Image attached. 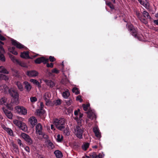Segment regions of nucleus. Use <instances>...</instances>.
I'll list each match as a JSON object with an SVG mask.
<instances>
[{
	"mask_svg": "<svg viewBox=\"0 0 158 158\" xmlns=\"http://www.w3.org/2000/svg\"><path fill=\"white\" fill-rule=\"evenodd\" d=\"M75 120H76V121H77L78 123H80V121L79 120V117H78L77 116H76L74 118Z\"/></svg>",
	"mask_w": 158,
	"mask_h": 158,
	"instance_id": "nucleus-64",
	"label": "nucleus"
},
{
	"mask_svg": "<svg viewBox=\"0 0 158 158\" xmlns=\"http://www.w3.org/2000/svg\"><path fill=\"white\" fill-rule=\"evenodd\" d=\"M38 74V72L35 70L28 71L27 73V75L30 77H36Z\"/></svg>",
	"mask_w": 158,
	"mask_h": 158,
	"instance_id": "nucleus-12",
	"label": "nucleus"
},
{
	"mask_svg": "<svg viewBox=\"0 0 158 158\" xmlns=\"http://www.w3.org/2000/svg\"><path fill=\"white\" fill-rule=\"evenodd\" d=\"M72 91L73 93H75L76 95H78L80 93L79 89L76 87H74L72 89Z\"/></svg>",
	"mask_w": 158,
	"mask_h": 158,
	"instance_id": "nucleus-33",
	"label": "nucleus"
},
{
	"mask_svg": "<svg viewBox=\"0 0 158 158\" xmlns=\"http://www.w3.org/2000/svg\"><path fill=\"white\" fill-rule=\"evenodd\" d=\"M52 73L58 74L60 73V70H57L56 68H54L52 70Z\"/></svg>",
	"mask_w": 158,
	"mask_h": 158,
	"instance_id": "nucleus-41",
	"label": "nucleus"
},
{
	"mask_svg": "<svg viewBox=\"0 0 158 158\" xmlns=\"http://www.w3.org/2000/svg\"><path fill=\"white\" fill-rule=\"evenodd\" d=\"M97 138H100L101 135L100 131L97 133V134H95Z\"/></svg>",
	"mask_w": 158,
	"mask_h": 158,
	"instance_id": "nucleus-53",
	"label": "nucleus"
},
{
	"mask_svg": "<svg viewBox=\"0 0 158 158\" xmlns=\"http://www.w3.org/2000/svg\"><path fill=\"white\" fill-rule=\"evenodd\" d=\"M44 113V110L41 108L40 109H38L36 110V114L38 115H42Z\"/></svg>",
	"mask_w": 158,
	"mask_h": 158,
	"instance_id": "nucleus-26",
	"label": "nucleus"
},
{
	"mask_svg": "<svg viewBox=\"0 0 158 158\" xmlns=\"http://www.w3.org/2000/svg\"><path fill=\"white\" fill-rule=\"evenodd\" d=\"M65 119L64 118H59L55 119L54 124L56 126L58 129L61 131L64 129Z\"/></svg>",
	"mask_w": 158,
	"mask_h": 158,
	"instance_id": "nucleus-3",
	"label": "nucleus"
},
{
	"mask_svg": "<svg viewBox=\"0 0 158 158\" xmlns=\"http://www.w3.org/2000/svg\"><path fill=\"white\" fill-rule=\"evenodd\" d=\"M11 41L12 44L15 46L17 48L19 49H21L25 48L24 45L13 39H12Z\"/></svg>",
	"mask_w": 158,
	"mask_h": 158,
	"instance_id": "nucleus-8",
	"label": "nucleus"
},
{
	"mask_svg": "<svg viewBox=\"0 0 158 158\" xmlns=\"http://www.w3.org/2000/svg\"><path fill=\"white\" fill-rule=\"evenodd\" d=\"M9 56L11 60L14 63H16L19 65L22 66L21 64L22 63L19 61L18 60L16 59L15 56L11 55V54Z\"/></svg>",
	"mask_w": 158,
	"mask_h": 158,
	"instance_id": "nucleus-16",
	"label": "nucleus"
},
{
	"mask_svg": "<svg viewBox=\"0 0 158 158\" xmlns=\"http://www.w3.org/2000/svg\"><path fill=\"white\" fill-rule=\"evenodd\" d=\"M10 52H11L14 55H18V52L16 51L15 50H14L12 51H11Z\"/></svg>",
	"mask_w": 158,
	"mask_h": 158,
	"instance_id": "nucleus-58",
	"label": "nucleus"
},
{
	"mask_svg": "<svg viewBox=\"0 0 158 158\" xmlns=\"http://www.w3.org/2000/svg\"><path fill=\"white\" fill-rule=\"evenodd\" d=\"M23 83L25 85V88L26 89L28 93H29L31 89V86L30 83L27 81H24Z\"/></svg>",
	"mask_w": 158,
	"mask_h": 158,
	"instance_id": "nucleus-14",
	"label": "nucleus"
},
{
	"mask_svg": "<svg viewBox=\"0 0 158 158\" xmlns=\"http://www.w3.org/2000/svg\"><path fill=\"white\" fill-rule=\"evenodd\" d=\"M65 102L69 106L71 105V104L72 103V100L70 99L69 100H66Z\"/></svg>",
	"mask_w": 158,
	"mask_h": 158,
	"instance_id": "nucleus-51",
	"label": "nucleus"
},
{
	"mask_svg": "<svg viewBox=\"0 0 158 158\" xmlns=\"http://www.w3.org/2000/svg\"><path fill=\"white\" fill-rule=\"evenodd\" d=\"M83 114L81 113V112H79V120L80 121V123H81L82 120V118L83 116Z\"/></svg>",
	"mask_w": 158,
	"mask_h": 158,
	"instance_id": "nucleus-48",
	"label": "nucleus"
},
{
	"mask_svg": "<svg viewBox=\"0 0 158 158\" xmlns=\"http://www.w3.org/2000/svg\"><path fill=\"white\" fill-rule=\"evenodd\" d=\"M29 121L30 123V126L33 128L37 123V120L36 118L34 116L31 117L29 119Z\"/></svg>",
	"mask_w": 158,
	"mask_h": 158,
	"instance_id": "nucleus-11",
	"label": "nucleus"
},
{
	"mask_svg": "<svg viewBox=\"0 0 158 158\" xmlns=\"http://www.w3.org/2000/svg\"><path fill=\"white\" fill-rule=\"evenodd\" d=\"M0 72L5 74H8L9 72L3 66H0Z\"/></svg>",
	"mask_w": 158,
	"mask_h": 158,
	"instance_id": "nucleus-25",
	"label": "nucleus"
},
{
	"mask_svg": "<svg viewBox=\"0 0 158 158\" xmlns=\"http://www.w3.org/2000/svg\"><path fill=\"white\" fill-rule=\"evenodd\" d=\"M16 85L18 87V89L20 91H23L24 89L22 83L19 81H17L16 83Z\"/></svg>",
	"mask_w": 158,
	"mask_h": 158,
	"instance_id": "nucleus-18",
	"label": "nucleus"
},
{
	"mask_svg": "<svg viewBox=\"0 0 158 158\" xmlns=\"http://www.w3.org/2000/svg\"><path fill=\"white\" fill-rule=\"evenodd\" d=\"M47 142H48V147L51 149H53L55 147V146L51 142V141L49 140L47 141Z\"/></svg>",
	"mask_w": 158,
	"mask_h": 158,
	"instance_id": "nucleus-27",
	"label": "nucleus"
},
{
	"mask_svg": "<svg viewBox=\"0 0 158 158\" xmlns=\"http://www.w3.org/2000/svg\"><path fill=\"white\" fill-rule=\"evenodd\" d=\"M42 127L40 123H38L35 126V133L39 135H42Z\"/></svg>",
	"mask_w": 158,
	"mask_h": 158,
	"instance_id": "nucleus-9",
	"label": "nucleus"
},
{
	"mask_svg": "<svg viewBox=\"0 0 158 158\" xmlns=\"http://www.w3.org/2000/svg\"><path fill=\"white\" fill-rule=\"evenodd\" d=\"M6 107L7 108V109H8L9 110H13V108L12 106H10L9 104L7 103L6 104Z\"/></svg>",
	"mask_w": 158,
	"mask_h": 158,
	"instance_id": "nucleus-44",
	"label": "nucleus"
},
{
	"mask_svg": "<svg viewBox=\"0 0 158 158\" xmlns=\"http://www.w3.org/2000/svg\"><path fill=\"white\" fill-rule=\"evenodd\" d=\"M90 106V104L89 103L87 104H83L82 105V107L83 108V110L85 111H87L88 109V108Z\"/></svg>",
	"mask_w": 158,
	"mask_h": 158,
	"instance_id": "nucleus-35",
	"label": "nucleus"
},
{
	"mask_svg": "<svg viewBox=\"0 0 158 158\" xmlns=\"http://www.w3.org/2000/svg\"><path fill=\"white\" fill-rule=\"evenodd\" d=\"M17 142L18 144H19L20 146H21L22 145H23V144L22 143L21 140L20 139H17Z\"/></svg>",
	"mask_w": 158,
	"mask_h": 158,
	"instance_id": "nucleus-59",
	"label": "nucleus"
},
{
	"mask_svg": "<svg viewBox=\"0 0 158 158\" xmlns=\"http://www.w3.org/2000/svg\"><path fill=\"white\" fill-rule=\"evenodd\" d=\"M106 5L109 6L111 9L113 10L114 9V6L111 2L106 1Z\"/></svg>",
	"mask_w": 158,
	"mask_h": 158,
	"instance_id": "nucleus-32",
	"label": "nucleus"
},
{
	"mask_svg": "<svg viewBox=\"0 0 158 158\" xmlns=\"http://www.w3.org/2000/svg\"><path fill=\"white\" fill-rule=\"evenodd\" d=\"M31 102L34 103L37 101V98L35 97H31L30 98Z\"/></svg>",
	"mask_w": 158,
	"mask_h": 158,
	"instance_id": "nucleus-39",
	"label": "nucleus"
},
{
	"mask_svg": "<svg viewBox=\"0 0 158 158\" xmlns=\"http://www.w3.org/2000/svg\"><path fill=\"white\" fill-rule=\"evenodd\" d=\"M93 131L94 134H97V133L99 131V130L98 127H94L93 128Z\"/></svg>",
	"mask_w": 158,
	"mask_h": 158,
	"instance_id": "nucleus-43",
	"label": "nucleus"
},
{
	"mask_svg": "<svg viewBox=\"0 0 158 158\" xmlns=\"http://www.w3.org/2000/svg\"><path fill=\"white\" fill-rule=\"evenodd\" d=\"M62 96L65 98H68L70 95V93L68 90L65 91L62 94Z\"/></svg>",
	"mask_w": 158,
	"mask_h": 158,
	"instance_id": "nucleus-20",
	"label": "nucleus"
},
{
	"mask_svg": "<svg viewBox=\"0 0 158 158\" xmlns=\"http://www.w3.org/2000/svg\"><path fill=\"white\" fill-rule=\"evenodd\" d=\"M57 140L58 142H61L63 140V137L62 135L58 134L57 136Z\"/></svg>",
	"mask_w": 158,
	"mask_h": 158,
	"instance_id": "nucleus-36",
	"label": "nucleus"
},
{
	"mask_svg": "<svg viewBox=\"0 0 158 158\" xmlns=\"http://www.w3.org/2000/svg\"><path fill=\"white\" fill-rule=\"evenodd\" d=\"M86 113L87 114V116L89 118L92 120L94 118H96V115L94 112L92 111L89 110Z\"/></svg>",
	"mask_w": 158,
	"mask_h": 158,
	"instance_id": "nucleus-13",
	"label": "nucleus"
},
{
	"mask_svg": "<svg viewBox=\"0 0 158 158\" xmlns=\"http://www.w3.org/2000/svg\"><path fill=\"white\" fill-rule=\"evenodd\" d=\"M53 105L55 106L60 105L61 103V100L58 99L56 100L53 101Z\"/></svg>",
	"mask_w": 158,
	"mask_h": 158,
	"instance_id": "nucleus-30",
	"label": "nucleus"
},
{
	"mask_svg": "<svg viewBox=\"0 0 158 158\" xmlns=\"http://www.w3.org/2000/svg\"><path fill=\"white\" fill-rule=\"evenodd\" d=\"M48 61L49 60L48 59H46L44 57H39L35 60V63L37 64H40L43 63L44 64H45L48 62Z\"/></svg>",
	"mask_w": 158,
	"mask_h": 158,
	"instance_id": "nucleus-7",
	"label": "nucleus"
},
{
	"mask_svg": "<svg viewBox=\"0 0 158 158\" xmlns=\"http://www.w3.org/2000/svg\"><path fill=\"white\" fill-rule=\"evenodd\" d=\"M46 64H47L46 66L48 68H52L53 67V63H51L50 64L48 63V62Z\"/></svg>",
	"mask_w": 158,
	"mask_h": 158,
	"instance_id": "nucleus-46",
	"label": "nucleus"
},
{
	"mask_svg": "<svg viewBox=\"0 0 158 158\" xmlns=\"http://www.w3.org/2000/svg\"><path fill=\"white\" fill-rule=\"evenodd\" d=\"M104 154L100 153L98 155V158H102L104 157Z\"/></svg>",
	"mask_w": 158,
	"mask_h": 158,
	"instance_id": "nucleus-57",
	"label": "nucleus"
},
{
	"mask_svg": "<svg viewBox=\"0 0 158 158\" xmlns=\"http://www.w3.org/2000/svg\"><path fill=\"white\" fill-rule=\"evenodd\" d=\"M143 15L144 18L146 19H151V18L149 15V13L146 11H144L143 12Z\"/></svg>",
	"mask_w": 158,
	"mask_h": 158,
	"instance_id": "nucleus-22",
	"label": "nucleus"
},
{
	"mask_svg": "<svg viewBox=\"0 0 158 158\" xmlns=\"http://www.w3.org/2000/svg\"><path fill=\"white\" fill-rule=\"evenodd\" d=\"M12 145L13 148H14V149L15 150V151L16 152H19V148L18 146L16 144L14 143H13Z\"/></svg>",
	"mask_w": 158,
	"mask_h": 158,
	"instance_id": "nucleus-40",
	"label": "nucleus"
},
{
	"mask_svg": "<svg viewBox=\"0 0 158 158\" xmlns=\"http://www.w3.org/2000/svg\"><path fill=\"white\" fill-rule=\"evenodd\" d=\"M153 23L156 25H158V19L153 21Z\"/></svg>",
	"mask_w": 158,
	"mask_h": 158,
	"instance_id": "nucleus-63",
	"label": "nucleus"
},
{
	"mask_svg": "<svg viewBox=\"0 0 158 158\" xmlns=\"http://www.w3.org/2000/svg\"><path fill=\"white\" fill-rule=\"evenodd\" d=\"M128 29L131 34L135 38L139 40H141L142 38L138 33L137 27H134L132 24H130L128 26Z\"/></svg>",
	"mask_w": 158,
	"mask_h": 158,
	"instance_id": "nucleus-2",
	"label": "nucleus"
},
{
	"mask_svg": "<svg viewBox=\"0 0 158 158\" xmlns=\"http://www.w3.org/2000/svg\"><path fill=\"white\" fill-rule=\"evenodd\" d=\"M42 135L43 137L45 139H47L48 138V135L45 134L43 132H42V135Z\"/></svg>",
	"mask_w": 158,
	"mask_h": 158,
	"instance_id": "nucleus-49",
	"label": "nucleus"
},
{
	"mask_svg": "<svg viewBox=\"0 0 158 158\" xmlns=\"http://www.w3.org/2000/svg\"><path fill=\"white\" fill-rule=\"evenodd\" d=\"M0 40L2 41H4L6 40V38L0 34Z\"/></svg>",
	"mask_w": 158,
	"mask_h": 158,
	"instance_id": "nucleus-55",
	"label": "nucleus"
},
{
	"mask_svg": "<svg viewBox=\"0 0 158 158\" xmlns=\"http://www.w3.org/2000/svg\"><path fill=\"white\" fill-rule=\"evenodd\" d=\"M30 81L31 82L33 83L34 84L37 85L39 87H41L40 83L37 80L34 79H31L30 80Z\"/></svg>",
	"mask_w": 158,
	"mask_h": 158,
	"instance_id": "nucleus-24",
	"label": "nucleus"
},
{
	"mask_svg": "<svg viewBox=\"0 0 158 158\" xmlns=\"http://www.w3.org/2000/svg\"><path fill=\"white\" fill-rule=\"evenodd\" d=\"M0 78L5 81H7L9 79V77L8 76L3 74H0Z\"/></svg>",
	"mask_w": 158,
	"mask_h": 158,
	"instance_id": "nucleus-31",
	"label": "nucleus"
},
{
	"mask_svg": "<svg viewBox=\"0 0 158 158\" xmlns=\"http://www.w3.org/2000/svg\"><path fill=\"white\" fill-rule=\"evenodd\" d=\"M136 15L139 19L141 17H142V16L140 15V14L139 12L137 13Z\"/></svg>",
	"mask_w": 158,
	"mask_h": 158,
	"instance_id": "nucleus-62",
	"label": "nucleus"
},
{
	"mask_svg": "<svg viewBox=\"0 0 158 158\" xmlns=\"http://www.w3.org/2000/svg\"><path fill=\"white\" fill-rule=\"evenodd\" d=\"M2 109L7 117L10 119H11L13 114L11 111L4 107H2Z\"/></svg>",
	"mask_w": 158,
	"mask_h": 158,
	"instance_id": "nucleus-10",
	"label": "nucleus"
},
{
	"mask_svg": "<svg viewBox=\"0 0 158 158\" xmlns=\"http://www.w3.org/2000/svg\"><path fill=\"white\" fill-rule=\"evenodd\" d=\"M49 59L51 62H53L56 60V59L54 57L52 56H50L49 57Z\"/></svg>",
	"mask_w": 158,
	"mask_h": 158,
	"instance_id": "nucleus-45",
	"label": "nucleus"
},
{
	"mask_svg": "<svg viewBox=\"0 0 158 158\" xmlns=\"http://www.w3.org/2000/svg\"><path fill=\"white\" fill-rule=\"evenodd\" d=\"M76 100L80 101V102H82V100L81 99V97L80 95L77 96L76 98Z\"/></svg>",
	"mask_w": 158,
	"mask_h": 158,
	"instance_id": "nucleus-52",
	"label": "nucleus"
},
{
	"mask_svg": "<svg viewBox=\"0 0 158 158\" xmlns=\"http://www.w3.org/2000/svg\"><path fill=\"white\" fill-rule=\"evenodd\" d=\"M80 111V110L79 109H78L77 110H75L74 112V114L76 116H77L79 112Z\"/></svg>",
	"mask_w": 158,
	"mask_h": 158,
	"instance_id": "nucleus-56",
	"label": "nucleus"
},
{
	"mask_svg": "<svg viewBox=\"0 0 158 158\" xmlns=\"http://www.w3.org/2000/svg\"><path fill=\"white\" fill-rule=\"evenodd\" d=\"M84 132L81 126H78L75 129V134L77 137L79 139L82 138V134Z\"/></svg>",
	"mask_w": 158,
	"mask_h": 158,
	"instance_id": "nucleus-4",
	"label": "nucleus"
},
{
	"mask_svg": "<svg viewBox=\"0 0 158 158\" xmlns=\"http://www.w3.org/2000/svg\"><path fill=\"white\" fill-rule=\"evenodd\" d=\"M15 109L19 114L25 115L27 113V110L23 106H17Z\"/></svg>",
	"mask_w": 158,
	"mask_h": 158,
	"instance_id": "nucleus-6",
	"label": "nucleus"
},
{
	"mask_svg": "<svg viewBox=\"0 0 158 158\" xmlns=\"http://www.w3.org/2000/svg\"><path fill=\"white\" fill-rule=\"evenodd\" d=\"M90 156L92 158H98V155H97L96 153L94 152L91 154L90 155Z\"/></svg>",
	"mask_w": 158,
	"mask_h": 158,
	"instance_id": "nucleus-42",
	"label": "nucleus"
},
{
	"mask_svg": "<svg viewBox=\"0 0 158 158\" xmlns=\"http://www.w3.org/2000/svg\"><path fill=\"white\" fill-rule=\"evenodd\" d=\"M4 43L0 41V49L1 50H4V48H3L2 45L4 44Z\"/></svg>",
	"mask_w": 158,
	"mask_h": 158,
	"instance_id": "nucleus-50",
	"label": "nucleus"
},
{
	"mask_svg": "<svg viewBox=\"0 0 158 158\" xmlns=\"http://www.w3.org/2000/svg\"><path fill=\"white\" fill-rule=\"evenodd\" d=\"M19 128L24 131H26L27 130V126L26 124L23 123L22 125L20 126Z\"/></svg>",
	"mask_w": 158,
	"mask_h": 158,
	"instance_id": "nucleus-23",
	"label": "nucleus"
},
{
	"mask_svg": "<svg viewBox=\"0 0 158 158\" xmlns=\"http://www.w3.org/2000/svg\"><path fill=\"white\" fill-rule=\"evenodd\" d=\"M139 19L142 22L145 24L148 23V21L146 20V19L143 18H142V17H141Z\"/></svg>",
	"mask_w": 158,
	"mask_h": 158,
	"instance_id": "nucleus-38",
	"label": "nucleus"
},
{
	"mask_svg": "<svg viewBox=\"0 0 158 158\" xmlns=\"http://www.w3.org/2000/svg\"><path fill=\"white\" fill-rule=\"evenodd\" d=\"M4 129L10 135H13V132L11 129L8 128H6Z\"/></svg>",
	"mask_w": 158,
	"mask_h": 158,
	"instance_id": "nucleus-34",
	"label": "nucleus"
},
{
	"mask_svg": "<svg viewBox=\"0 0 158 158\" xmlns=\"http://www.w3.org/2000/svg\"><path fill=\"white\" fill-rule=\"evenodd\" d=\"M7 101V99L5 97L2 98L0 99V105H2L4 104L5 105H6Z\"/></svg>",
	"mask_w": 158,
	"mask_h": 158,
	"instance_id": "nucleus-21",
	"label": "nucleus"
},
{
	"mask_svg": "<svg viewBox=\"0 0 158 158\" xmlns=\"http://www.w3.org/2000/svg\"><path fill=\"white\" fill-rule=\"evenodd\" d=\"M21 136L29 145L33 143V141L31 137L28 135L24 133H22Z\"/></svg>",
	"mask_w": 158,
	"mask_h": 158,
	"instance_id": "nucleus-5",
	"label": "nucleus"
},
{
	"mask_svg": "<svg viewBox=\"0 0 158 158\" xmlns=\"http://www.w3.org/2000/svg\"><path fill=\"white\" fill-rule=\"evenodd\" d=\"M8 89V93L12 98L13 103L16 104L18 102L19 98V94L18 90L15 88H10Z\"/></svg>",
	"mask_w": 158,
	"mask_h": 158,
	"instance_id": "nucleus-1",
	"label": "nucleus"
},
{
	"mask_svg": "<svg viewBox=\"0 0 158 158\" xmlns=\"http://www.w3.org/2000/svg\"><path fill=\"white\" fill-rule=\"evenodd\" d=\"M89 143H86L82 145V148L83 150L86 151L89 147Z\"/></svg>",
	"mask_w": 158,
	"mask_h": 158,
	"instance_id": "nucleus-28",
	"label": "nucleus"
},
{
	"mask_svg": "<svg viewBox=\"0 0 158 158\" xmlns=\"http://www.w3.org/2000/svg\"><path fill=\"white\" fill-rule=\"evenodd\" d=\"M64 133L66 135H69V132L67 129H64Z\"/></svg>",
	"mask_w": 158,
	"mask_h": 158,
	"instance_id": "nucleus-47",
	"label": "nucleus"
},
{
	"mask_svg": "<svg viewBox=\"0 0 158 158\" xmlns=\"http://www.w3.org/2000/svg\"><path fill=\"white\" fill-rule=\"evenodd\" d=\"M25 150L28 152H30V148L28 146H26L25 148Z\"/></svg>",
	"mask_w": 158,
	"mask_h": 158,
	"instance_id": "nucleus-61",
	"label": "nucleus"
},
{
	"mask_svg": "<svg viewBox=\"0 0 158 158\" xmlns=\"http://www.w3.org/2000/svg\"><path fill=\"white\" fill-rule=\"evenodd\" d=\"M0 60L2 62H4L5 61V58L3 54H2L0 52Z\"/></svg>",
	"mask_w": 158,
	"mask_h": 158,
	"instance_id": "nucleus-37",
	"label": "nucleus"
},
{
	"mask_svg": "<svg viewBox=\"0 0 158 158\" xmlns=\"http://www.w3.org/2000/svg\"><path fill=\"white\" fill-rule=\"evenodd\" d=\"M20 57L23 58H30L28 52H21L20 55Z\"/></svg>",
	"mask_w": 158,
	"mask_h": 158,
	"instance_id": "nucleus-17",
	"label": "nucleus"
},
{
	"mask_svg": "<svg viewBox=\"0 0 158 158\" xmlns=\"http://www.w3.org/2000/svg\"><path fill=\"white\" fill-rule=\"evenodd\" d=\"M15 74H14L15 76L17 77H19V75L18 72L16 70L15 71Z\"/></svg>",
	"mask_w": 158,
	"mask_h": 158,
	"instance_id": "nucleus-54",
	"label": "nucleus"
},
{
	"mask_svg": "<svg viewBox=\"0 0 158 158\" xmlns=\"http://www.w3.org/2000/svg\"><path fill=\"white\" fill-rule=\"evenodd\" d=\"M44 82L48 86H49L51 88L53 87L55 85L54 82L51 80H45Z\"/></svg>",
	"mask_w": 158,
	"mask_h": 158,
	"instance_id": "nucleus-15",
	"label": "nucleus"
},
{
	"mask_svg": "<svg viewBox=\"0 0 158 158\" xmlns=\"http://www.w3.org/2000/svg\"><path fill=\"white\" fill-rule=\"evenodd\" d=\"M54 153L57 158H61L63 156L62 153L59 150L55 151Z\"/></svg>",
	"mask_w": 158,
	"mask_h": 158,
	"instance_id": "nucleus-19",
	"label": "nucleus"
},
{
	"mask_svg": "<svg viewBox=\"0 0 158 158\" xmlns=\"http://www.w3.org/2000/svg\"><path fill=\"white\" fill-rule=\"evenodd\" d=\"M15 47H12L11 48H10L9 49V50L10 52L11 51L15 50Z\"/></svg>",
	"mask_w": 158,
	"mask_h": 158,
	"instance_id": "nucleus-60",
	"label": "nucleus"
},
{
	"mask_svg": "<svg viewBox=\"0 0 158 158\" xmlns=\"http://www.w3.org/2000/svg\"><path fill=\"white\" fill-rule=\"evenodd\" d=\"M14 123L15 124H16L17 126H18L19 127L20 126H21V125H22V124L23 122H22L21 121L17 120H15L14 121Z\"/></svg>",
	"mask_w": 158,
	"mask_h": 158,
	"instance_id": "nucleus-29",
	"label": "nucleus"
}]
</instances>
